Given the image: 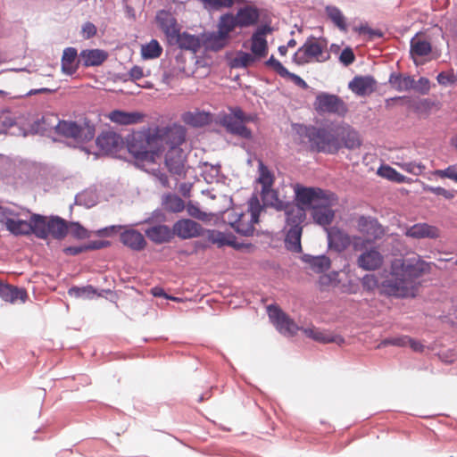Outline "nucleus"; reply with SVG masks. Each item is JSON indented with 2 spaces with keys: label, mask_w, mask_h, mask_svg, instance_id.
<instances>
[{
  "label": "nucleus",
  "mask_w": 457,
  "mask_h": 457,
  "mask_svg": "<svg viewBox=\"0 0 457 457\" xmlns=\"http://www.w3.org/2000/svg\"><path fill=\"white\" fill-rule=\"evenodd\" d=\"M432 263L420 256L400 260L391 266V278L381 283V294L396 298H414L421 287L417 279L431 272Z\"/></svg>",
  "instance_id": "nucleus-1"
},
{
  "label": "nucleus",
  "mask_w": 457,
  "mask_h": 457,
  "mask_svg": "<svg viewBox=\"0 0 457 457\" xmlns=\"http://www.w3.org/2000/svg\"><path fill=\"white\" fill-rule=\"evenodd\" d=\"M295 193L296 202L312 210V216L317 224H331L335 218L332 207L337 201L334 194L319 187H305L299 185L295 187Z\"/></svg>",
  "instance_id": "nucleus-2"
},
{
  "label": "nucleus",
  "mask_w": 457,
  "mask_h": 457,
  "mask_svg": "<svg viewBox=\"0 0 457 457\" xmlns=\"http://www.w3.org/2000/svg\"><path fill=\"white\" fill-rule=\"evenodd\" d=\"M166 127H155L135 135L129 145V152L142 161L154 162L162 154V142L167 136Z\"/></svg>",
  "instance_id": "nucleus-3"
},
{
  "label": "nucleus",
  "mask_w": 457,
  "mask_h": 457,
  "mask_svg": "<svg viewBox=\"0 0 457 457\" xmlns=\"http://www.w3.org/2000/svg\"><path fill=\"white\" fill-rule=\"evenodd\" d=\"M167 136L163 137L162 154L166 150L165 165L172 174L181 175L184 171L185 157L180 145L186 139V129L183 126L172 124L167 126Z\"/></svg>",
  "instance_id": "nucleus-4"
},
{
  "label": "nucleus",
  "mask_w": 457,
  "mask_h": 457,
  "mask_svg": "<svg viewBox=\"0 0 457 457\" xmlns=\"http://www.w3.org/2000/svg\"><path fill=\"white\" fill-rule=\"evenodd\" d=\"M301 133L308 138L310 148L318 153L336 154L342 148L337 138V125L325 127L304 126Z\"/></svg>",
  "instance_id": "nucleus-5"
},
{
  "label": "nucleus",
  "mask_w": 457,
  "mask_h": 457,
  "mask_svg": "<svg viewBox=\"0 0 457 457\" xmlns=\"http://www.w3.org/2000/svg\"><path fill=\"white\" fill-rule=\"evenodd\" d=\"M305 208L306 206L297 202V204L288 203L287 207L282 210L286 215L285 243L288 250L295 253L302 250L301 237L303 223L306 219Z\"/></svg>",
  "instance_id": "nucleus-6"
},
{
  "label": "nucleus",
  "mask_w": 457,
  "mask_h": 457,
  "mask_svg": "<svg viewBox=\"0 0 457 457\" xmlns=\"http://www.w3.org/2000/svg\"><path fill=\"white\" fill-rule=\"evenodd\" d=\"M263 207L256 195H253L248 201V208L245 212L233 209L228 212V223L239 234L250 236L254 231V225L259 222V216Z\"/></svg>",
  "instance_id": "nucleus-7"
},
{
  "label": "nucleus",
  "mask_w": 457,
  "mask_h": 457,
  "mask_svg": "<svg viewBox=\"0 0 457 457\" xmlns=\"http://www.w3.org/2000/svg\"><path fill=\"white\" fill-rule=\"evenodd\" d=\"M357 230L364 237H353V248L354 251H362L367 244L380 239L385 235L383 226L376 218L370 216H360L356 220Z\"/></svg>",
  "instance_id": "nucleus-8"
},
{
  "label": "nucleus",
  "mask_w": 457,
  "mask_h": 457,
  "mask_svg": "<svg viewBox=\"0 0 457 457\" xmlns=\"http://www.w3.org/2000/svg\"><path fill=\"white\" fill-rule=\"evenodd\" d=\"M35 236L40 239L52 237L61 240L68 234V222L57 216L46 217L34 213Z\"/></svg>",
  "instance_id": "nucleus-9"
},
{
  "label": "nucleus",
  "mask_w": 457,
  "mask_h": 457,
  "mask_svg": "<svg viewBox=\"0 0 457 457\" xmlns=\"http://www.w3.org/2000/svg\"><path fill=\"white\" fill-rule=\"evenodd\" d=\"M253 120V116L245 114L240 108H236L230 113L222 116L220 123L228 133L245 139H251L253 134L245 123Z\"/></svg>",
  "instance_id": "nucleus-10"
},
{
  "label": "nucleus",
  "mask_w": 457,
  "mask_h": 457,
  "mask_svg": "<svg viewBox=\"0 0 457 457\" xmlns=\"http://www.w3.org/2000/svg\"><path fill=\"white\" fill-rule=\"evenodd\" d=\"M13 212L9 209L0 207V222L4 223L6 229L14 236L35 235L34 214L29 220L14 219Z\"/></svg>",
  "instance_id": "nucleus-11"
},
{
  "label": "nucleus",
  "mask_w": 457,
  "mask_h": 457,
  "mask_svg": "<svg viewBox=\"0 0 457 457\" xmlns=\"http://www.w3.org/2000/svg\"><path fill=\"white\" fill-rule=\"evenodd\" d=\"M325 47V45L316 38L308 39L294 54L293 60L297 64H304L312 61L325 62L329 58L328 54H324Z\"/></svg>",
  "instance_id": "nucleus-12"
},
{
  "label": "nucleus",
  "mask_w": 457,
  "mask_h": 457,
  "mask_svg": "<svg viewBox=\"0 0 457 457\" xmlns=\"http://www.w3.org/2000/svg\"><path fill=\"white\" fill-rule=\"evenodd\" d=\"M314 110L320 113L344 116L347 112L345 102L337 96L328 93H320L313 102Z\"/></svg>",
  "instance_id": "nucleus-13"
},
{
  "label": "nucleus",
  "mask_w": 457,
  "mask_h": 457,
  "mask_svg": "<svg viewBox=\"0 0 457 457\" xmlns=\"http://www.w3.org/2000/svg\"><path fill=\"white\" fill-rule=\"evenodd\" d=\"M268 312L270 320L280 333L294 336L300 329L296 323L278 306L270 305L268 307Z\"/></svg>",
  "instance_id": "nucleus-14"
},
{
  "label": "nucleus",
  "mask_w": 457,
  "mask_h": 457,
  "mask_svg": "<svg viewBox=\"0 0 457 457\" xmlns=\"http://www.w3.org/2000/svg\"><path fill=\"white\" fill-rule=\"evenodd\" d=\"M238 27L236 16L232 13H226L220 17L218 23V31L216 35H212L210 41L217 43L219 47H223L229 33Z\"/></svg>",
  "instance_id": "nucleus-15"
},
{
  "label": "nucleus",
  "mask_w": 457,
  "mask_h": 457,
  "mask_svg": "<svg viewBox=\"0 0 457 457\" xmlns=\"http://www.w3.org/2000/svg\"><path fill=\"white\" fill-rule=\"evenodd\" d=\"M404 235L413 239H437L441 237V230L436 226L420 222L407 228Z\"/></svg>",
  "instance_id": "nucleus-16"
},
{
  "label": "nucleus",
  "mask_w": 457,
  "mask_h": 457,
  "mask_svg": "<svg viewBox=\"0 0 457 457\" xmlns=\"http://www.w3.org/2000/svg\"><path fill=\"white\" fill-rule=\"evenodd\" d=\"M202 234V226L189 219H182L173 225V235L182 239L199 237Z\"/></svg>",
  "instance_id": "nucleus-17"
},
{
  "label": "nucleus",
  "mask_w": 457,
  "mask_h": 457,
  "mask_svg": "<svg viewBox=\"0 0 457 457\" xmlns=\"http://www.w3.org/2000/svg\"><path fill=\"white\" fill-rule=\"evenodd\" d=\"M337 138L342 143V147L347 149H355L361 145L359 133L347 124H337Z\"/></svg>",
  "instance_id": "nucleus-18"
},
{
  "label": "nucleus",
  "mask_w": 457,
  "mask_h": 457,
  "mask_svg": "<svg viewBox=\"0 0 457 457\" xmlns=\"http://www.w3.org/2000/svg\"><path fill=\"white\" fill-rule=\"evenodd\" d=\"M383 256L376 247L366 250L357 259V265L364 270H376L381 267Z\"/></svg>",
  "instance_id": "nucleus-19"
},
{
  "label": "nucleus",
  "mask_w": 457,
  "mask_h": 457,
  "mask_svg": "<svg viewBox=\"0 0 457 457\" xmlns=\"http://www.w3.org/2000/svg\"><path fill=\"white\" fill-rule=\"evenodd\" d=\"M328 233V241L330 248L335 249L337 252H342L345 250L351 244H353V240L350 236L345 231L334 227L331 228H327Z\"/></svg>",
  "instance_id": "nucleus-20"
},
{
  "label": "nucleus",
  "mask_w": 457,
  "mask_h": 457,
  "mask_svg": "<svg viewBox=\"0 0 457 457\" xmlns=\"http://www.w3.org/2000/svg\"><path fill=\"white\" fill-rule=\"evenodd\" d=\"M107 117L111 121L120 125L138 124L144 121L145 115L139 112L112 111Z\"/></svg>",
  "instance_id": "nucleus-21"
},
{
  "label": "nucleus",
  "mask_w": 457,
  "mask_h": 457,
  "mask_svg": "<svg viewBox=\"0 0 457 457\" xmlns=\"http://www.w3.org/2000/svg\"><path fill=\"white\" fill-rule=\"evenodd\" d=\"M235 16L239 28H247L257 24L260 11L253 5H245L239 8Z\"/></svg>",
  "instance_id": "nucleus-22"
},
{
  "label": "nucleus",
  "mask_w": 457,
  "mask_h": 457,
  "mask_svg": "<svg viewBox=\"0 0 457 457\" xmlns=\"http://www.w3.org/2000/svg\"><path fill=\"white\" fill-rule=\"evenodd\" d=\"M120 242L133 251H142L146 246L144 236L137 230L126 229L120 235Z\"/></svg>",
  "instance_id": "nucleus-23"
},
{
  "label": "nucleus",
  "mask_w": 457,
  "mask_h": 457,
  "mask_svg": "<svg viewBox=\"0 0 457 457\" xmlns=\"http://www.w3.org/2000/svg\"><path fill=\"white\" fill-rule=\"evenodd\" d=\"M376 80L371 76H356L349 83V88L356 95L363 96L375 90Z\"/></svg>",
  "instance_id": "nucleus-24"
},
{
  "label": "nucleus",
  "mask_w": 457,
  "mask_h": 457,
  "mask_svg": "<svg viewBox=\"0 0 457 457\" xmlns=\"http://www.w3.org/2000/svg\"><path fill=\"white\" fill-rule=\"evenodd\" d=\"M0 297L8 303H15L17 301L25 303L28 294L24 288L0 282Z\"/></svg>",
  "instance_id": "nucleus-25"
},
{
  "label": "nucleus",
  "mask_w": 457,
  "mask_h": 457,
  "mask_svg": "<svg viewBox=\"0 0 457 457\" xmlns=\"http://www.w3.org/2000/svg\"><path fill=\"white\" fill-rule=\"evenodd\" d=\"M146 237L155 244L170 242L173 237V228L166 225H154L145 229Z\"/></svg>",
  "instance_id": "nucleus-26"
},
{
  "label": "nucleus",
  "mask_w": 457,
  "mask_h": 457,
  "mask_svg": "<svg viewBox=\"0 0 457 457\" xmlns=\"http://www.w3.org/2000/svg\"><path fill=\"white\" fill-rule=\"evenodd\" d=\"M108 57V54L101 49H86L81 51L79 62H82L83 66H99Z\"/></svg>",
  "instance_id": "nucleus-27"
},
{
  "label": "nucleus",
  "mask_w": 457,
  "mask_h": 457,
  "mask_svg": "<svg viewBox=\"0 0 457 457\" xmlns=\"http://www.w3.org/2000/svg\"><path fill=\"white\" fill-rule=\"evenodd\" d=\"M120 142V137L112 131L101 133L96 138L97 146L104 153L114 151Z\"/></svg>",
  "instance_id": "nucleus-28"
},
{
  "label": "nucleus",
  "mask_w": 457,
  "mask_h": 457,
  "mask_svg": "<svg viewBox=\"0 0 457 457\" xmlns=\"http://www.w3.org/2000/svg\"><path fill=\"white\" fill-rule=\"evenodd\" d=\"M303 333L306 337L322 344L337 343L340 345L345 342V339L342 337L333 336L314 327L304 328Z\"/></svg>",
  "instance_id": "nucleus-29"
},
{
  "label": "nucleus",
  "mask_w": 457,
  "mask_h": 457,
  "mask_svg": "<svg viewBox=\"0 0 457 457\" xmlns=\"http://www.w3.org/2000/svg\"><path fill=\"white\" fill-rule=\"evenodd\" d=\"M78 53L73 47L65 48L62 57V71L68 75L74 74L79 68Z\"/></svg>",
  "instance_id": "nucleus-30"
},
{
  "label": "nucleus",
  "mask_w": 457,
  "mask_h": 457,
  "mask_svg": "<svg viewBox=\"0 0 457 457\" xmlns=\"http://www.w3.org/2000/svg\"><path fill=\"white\" fill-rule=\"evenodd\" d=\"M261 196L264 206L272 207L279 212L285 209L289 203L280 199L278 191L272 187L262 190Z\"/></svg>",
  "instance_id": "nucleus-31"
},
{
  "label": "nucleus",
  "mask_w": 457,
  "mask_h": 457,
  "mask_svg": "<svg viewBox=\"0 0 457 457\" xmlns=\"http://www.w3.org/2000/svg\"><path fill=\"white\" fill-rule=\"evenodd\" d=\"M84 129L75 121L60 120L56 132L66 137L81 139Z\"/></svg>",
  "instance_id": "nucleus-32"
},
{
  "label": "nucleus",
  "mask_w": 457,
  "mask_h": 457,
  "mask_svg": "<svg viewBox=\"0 0 457 457\" xmlns=\"http://www.w3.org/2000/svg\"><path fill=\"white\" fill-rule=\"evenodd\" d=\"M389 83L399 92L408 91L416 88V82L411 76H403L400 73H392L389 77Z\"/></svg>",
  "instance_id": "nucleus-33"
},
{
  "label": "nucleus",
  "mask_w": 457,
  "mask_h": 457,
  "mask_svg": "<svg viewBox=\"0 0 457 457\" xmlns=\"http://www.w3.org/2000/svg\"><path fill=\"white\" fill-rule=\"evenodd\" d=\"M251 51L257 57H264L268 52L267 41L263 37V32L258 30L252 36Z\"/></svg>",
  "instance_id": "nucleus-34"
},
{
  "label": "nucleus",
  "mask_w": 457,
  "mask_h": 457,
  "mask_svg": "<svg viewBox=\"0 0 457 457\" xmlns=\"http://www.w3.org/2000/svg\"><path fill=\"white\" fill-rule=\"evenodd\" d=\"M378 174L382 178L396 183H410L411 181V179L401 174L396 170L388 165H382L378 170Z\"/></svg>",
  "instance_id": "nucleus-35"
},
{
  "label": "nucleus",
  "mask_w": 457,
  "mask_h": 457,
  "mask_svg": "<svg viewBox=\"0 0 457 457\" xmlns=\"http://www.w3.org/2000/svg\"><path fill=\"white\" fill-rule=\"evenodd\" d=\"M431 45L428 40L414 37L411 40V54L412 56H425L431 52Z\"/></svg>",
  "instance_id": "nucleus-36"
},
{
  "label": "nucleus",
  "mask_w": 457,
  "mask_h": 457,
  "mask_svg": "<svg viewBox=\"0 0 457 457\" xmlns=\"http://www.w3.org/2000/svg\"><path fill=\"white\" fill-rule=\"evenodd\" d=\"M305 262L309 263L311 269L317 272L321 273L330 268V260L325 255L320 256H308L305 258Z\"/></svg>",
  "instance_id": "nucleus-37"
},
{
  "label": "nucleus",
  "mask_w": 457,
  "mask_h": 457,
  "mask_svg": "<svg viewBox=\"0 0 457 457\" xmlns=\"http://www.w3.org/2000/svg\"><path fill=\"white\" fill-rule=\"evenodd\" d=\"M162 205L170 212H180L185 208L184 201L178 195L168 194L163 197Z\"/></svg>",
  "instance_id": "nucleus-38"
},
{
  "label": "nucleus",
  "mask_w": 457,
  "mask_h": 457,
  "mask_svg": "<svg viewBox=\"0 0 457 457\" xmlns=\"http://www.w3.org/2000/svg\"><path fill=\"white\" fill-rule=\"evenodd\" d=\"M326 13L330 21L342 31L347 30L345 18L342 12L336 6H327Z\"/></svg>",
  "instance_id": "nucleus-39"
},
{
  "label": "nucleus",
  "mask_w": 457,
  "mask_h": 457,
  "mask_svg": "<svg viewBox=\"0 0 457 457\" xmlns=\"http://www.w3.org/2000/svg\"><path fill=\"white\" fill-rule=\"evenodd\" d=\"M258 170L259 178L257 181L262 185V190L272 187L274 176L262 161H259Z\"/></svg>",
  "instance_id": "nucleus-40"
},
{
  "label": "nucleus",
  "mask_w": 457,
  "mask_h": 457,
  "mask_svg": "<svg viewBox=\"0 0 457 457\" xmlns=\"http://www.w3.org/2000/svg\"><path fill=\"white\" fill-rule=\"evenodd\" d=\"M68 294L71 297L87 298V299H92L96 295H97V296L101 295V294H97L96 289L91 285L82 287H71L68 290Z\"/></svg>",
  "instance_id": "nucleus-41"
},
{
  "label": "nucleus",
  "mask_w": 457,
  "mask_h": 457,
  "mask_svg": "<svg viewBox=\"0 0 457 457\" xmlns=\"http://www.w3.org/2000/svg\"><path fill=\"white\" fill-rule=\"evenodd\" d=\"M162 53V47L155 39H152L148 44L142 46L141 54L144 59L158 58Z\"/></svg>",
  "instance_id": "nucleus-42"
},
{
  "label": "nucleus",
  "mask_w": 457,
  "mask_h": 457,
  "mask_svg": "<svg viewBox=\"0 0 457 457\" xmlns=\"http://www.w3.org/2000/svg\"><path fill=\"white\" fill-rule=\"evenodd\" d=\"M60 120L54 113H46L37 121L38 127L44 131L57 130Z\"/></svg>",
  "instance_id": "nucleus-43"
},
{
  "label": "nucleus",
  "mask_w": 457,
  "mask_h": 457,
  "mask_svg": "<svg viewBox=\"0 0 457 457\" xmlns=\"http://www.w3.org/2000/svg\"><path fill=\"white\" fill-rule=\"evenodd\" d=\"M255 62V57L249 53L240 51L231 60L233 68H247Z\"/></svg>",
  "instance_id": "nucleus-44"
},
{
  "label": "nucleus",
  "mask_w": 457,
  "mask_h": 457,
  "mask_svg": "<svg viewBox=\"0 0 457 457\" xmlns=\"http://www.w3.org/2000/svg\"><path fill=\"white\" fill-rule=\"evenodd\" d=\"M396 165H398L404 171L415 176L421 175L426 169V166L422 162H397Z\"/></svg>",
  "instance_id": "nucleus-45"
},
{
  "label": "nucleus",
  "mask_w": 457,
  "mask_h": 457,
  "mask_svg": "<svg viewBox=\"0 0 457 457\" xmlns=\"http://www.w3.org/2000/svg\"><path fill=\"white\" fill-rule=\"evenodd\" d=\"M432 175L440 179H448L457 183V162L444 170H436L432 172Z\"/></svg>",
  "instance_id": "nucleus-46"
},
{
  "label": "nucleus",
  "mask_w": 457,
  "mask_h": 457,
  "mask_svg": "<svg viewBox=\"0 0 457 457\" xmlns=\"http://www.w3.org/2000/svg\"><path fill=\"white\" fill-rule=\"evenodd\" d=\"M178 43L181 48L188 50H195L199 45V41L195 37L187 33L178 36Z\"/></svg>",
  "instance_id": "nucleus-47"
},
{
  "label": "nucleus",
  "mask_w": 457,
  "mask_h": 457,
  "mask_svg": "<svg viewBox=\"0 0 457 457\" xmlns=\"http://www.w3.org/2000/svg\"><path fill=\"white\" fill-rule=\"evenodd\" d=\"M424 191L432 193L436 195L443 196L446 200H452L455 196L454 190L445 189L442 187H432L428 185H424Z\"/></svg>",
  "instance_id": "nucleus-48"
},
{
  "label": "nucleus",
  "mask_w": 457,
  "mask_h": 457,
  "mask_svg": "<svg viewBox=\"0 0 457 457\" xmlns=\"http://www.w3.org/2000/svg\"><path fill=\"white\" fill-rule=\"evenodd\" d=\"M205 6L219 10L220 8H230L235 2L243 3L244 0H200Z\"/></svg>",
  "instance_id": "nucleus-49"
},
{
  "label": "nucleus",
  "mask_w": 457,
  "mask_h": 457,
  "mask_svg": "<svg viewBox=\"0 0 457 457\" xmlns=\"http://www.w3.org/2000/svg\"><path fill=\"white\" fill-rule=\"evenodd\" d=\"M68 233L79 239H84L89 237L88 231L78 222L68 223Z\"/></svg>",
  "instance_id": "nucleus-50"
},
{
  "label": "nucleus",
  "mask_w": 457,
  "mask_h": 457,
  "mask_svg": "<svg viewBox=\"0 0 457 457\" xmlns=\"http://www.w3.org/2000/svg\"><path fill=\"white\" fill-rule=\"evenodd\" d=\"M361 286L368 292H373L378 287L381 288V284L379 285L378 278L374 274L365 275L361 279Z\"/></svg>",
  "instance_id": "nucleus-51"
},
{
  "label": "nucleus",
  "mask_w": 457,
  "mask_h": 457,
  "mask_svg": "<svg viewBox=\"0 0 457 457\" xmlns=\"http://www.w3.org/2000/svg\"><path fill=\"white\" fill-rule=\"evenodd\" d=\"M206 120V115L201 112H187L183 116V120L195 127L201 126Z\"/></svg>",
  "instance_id": "nucleus-52"
},
{
  "label": "nucleus",
  "mask_w": 457,
  "mask_h": 457,
  "mask_svg": "<svg viewBox=\"0 0 457 457\" xmlns=\"http://www.w3.org/2000/svg\"><path fill=\"white\" fill-rule=\"evenodd\" d=\"M337 273L336 272L321 275L319 278V284L320 288L322 290H325L331 286H336L337 284Z\"/></svg>",
  "instance_id": "nucleus-53"
},
{
  "label": "nucleus",
  "mask_w": 457,
  "mask_h": 457,
  "mask_svg": "<svg viewBox=\"0 0 457 457\" xmlns=\"http://www.w3.org/2000/svg\"><path fill=\"white\" fill-rule=\"evenodd\" d=\"M408 341H409L408 336L386 338V339H384L379 344L378 347L386 346V345L406 346L408 344Z\"/></svg>",
  "instance_id": "nucleus-54"
},
{
  "label": "nucleus",
  "mask_w": 457,
  "mask_h": 457,
  "mask_svg": "<svg viewBox=\"0 0 457 457\" xmlns=\"http://www.w3.org/2000/svg\"><path fill=\"white\" fill-rule=\"evenodd\" d=\"M339 61L345 66H349L355 61V54L351 47H345L339 55Z\"/></svg>",
  "instance_id": "nucleus-55"
},
{
  "label": "nucleus",
  "mask_w": 457,
  "mask_h": 457,
  "mask_svg": "<svg viewBox=\"0 0 457 457\" xmlns=\"http://www.w3.org/2000/svg\"><path fill=\"white\" fill-rule=\"evenodd\" d=\"M266 64L271 67L278 75L281 77H285L286 74H288V71L282 65V63L271 56L267 62Z\"/></svg>",
  "instance_id": "nucleus-56"
},
{
  "label": "nucleus",
  "mask_w": 457,
  "mask_h": 457,
  "mask_svg": "<svg viewBox=\"0 0 457 457\" xmlns=\"http://www.w3.org/2000/svg\"><path fill=\"white\" fill-rule=\"evenodd\" d=\"M208 239L213 243L217 244L219 246H222L225 245H229L230 243L227 240L225 235L221 232L211 231L208 237Z\"/></svg>",
  "instance_id": "nucleus-57"
},
{
  "label": "nucleus",
  "mask_w": 457,
  "mask_h": 457,
  "mask_svg": "<svg viewBox=\"0 0 457 457\" xmlns=\"http://www.w3.org/2000/svg\"><path fill=\"white\" fill-rule=\"evenodd\" d=\"M82 36L84 38L89 39L96 35L97 29L92 22H86L82 26Z\"/></svg>",
  "instance_id": "nucleus-58"
},
{
  "label": "nucleus",
  "mask_w": 457,
  "mask_h": 457,
  "mask_svg": "<svg viewBox=\"0 0 457 457\" xmlns=\"http://www.w3.org/2000/svg\"><path fill=\"white\" fill-rule=\"evenodd\" d=\"M284 78L289 79L292 82L303 89L308 88V84L300 76L295 73L288 71V74H286Z\"/></svg>",
  "instance_id": "nucleus-59"
},
{
  "label": "nucleus",
  "mask_w": 457,
  "mask_h": 457,
  "mask_svg": "<svg viewBox=\"0 0 457 457\" xmlns=\"http://www.w3.org/2000/svg\"><path fill=\"white\" fill-rule=\"evenodd\" d=\"M187 213L196 219L204 220L205 217V213L203 212L197 206L194 204H187Z\"/></svg>",
  "instance_id": "nucleus-60"
},
{
  "label": "nucleus",
  "mask_w": 457,
  "mask_h": 457,
  "mask_svg": "<svg viewBox=\"0 0 457 457\" xmlns=\"http://www.w3.org/2000/svg\"><path fill=\"white\" fill-rule=\"evenodd\" d=\"M129 75L130 79L135 81V80H138V79H142L145 76V73H144L143 68H141L140 66L135 65L130 69Z\"/></svg>",
  "instance_id": "nucleus-61"
},
{
  "label": "nucleus",
  "mask_w": 457,
  "mask_h": 457,
  "mask_svg": "<svg viewBox=\"0 0 457 457\" xmlns=\"http://www.w3.org/2000/svg\"><path fill=\"white\" fill-rule=\"evenodd\" d=\"M85 251H87V245L68 246L63 249L64 253L67 255H78Z\"/></svg>",
  "instance_id": "nucleus-62"
},
{
  "label": "nucleus",
  "mask_w": 457,
  "mask_h": 457,
  "mask_svg": "<svg viewBox=\"0 0 457 457\" xmlns=\"http://www.w3.org/2000/svg\"><path fill=\"white\" fill-rule=\"evenodd\" d=\"M407 345H410V347L414 352H423V350H424V345L420 342L416 341L410 337H409V341H408Z\"/></svg>",
  "instance_id": "nucleus-63"
},
{
  "label": "nucleus",
  "mask_w": 457,
  "mask_h": 457,
  "mask_svg": "<svg viewBox=\"0 0 457 457\" xmlns=\"http://www.w3.org/2000/svg\"><path fill=\"white\" fill-rule=\"evenodd\" d=\"M418 83L420 85V91L422 93V94H426L428 92L429 90V80L426 78H420L419 80H418Z\"/></svg>",
  "instance_id": "nucleus-64"
}]
</instances>
